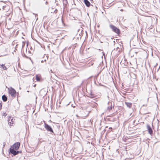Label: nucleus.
<instances>
[{
  "label": "nucleus",
  "mask_w": 160,
  "mask_h": 160,
  "mask_svg": "<svg viewBox=\"0 0 160 160\" xmlns=\"http://www.w3.org/2000/svg\"><path fill=\"white\" fill-rule=\"evenodd\" d=\"M109 26L110 28L112 29L113 31L117 33L118 34H120V30L118 28H117L115 26L112 25H110Z\"/></svg>",
  "instance_id": "nucleus-1"
},
{
  "label": "nucleus",
  "mask_w": 160,
  "mask_h": 160,
  "mask_svg": "<svg viewBox=\"0 0 160 160\" xmlns=\"http://www.w3.org/2000/svg\"><path fill=\"white\" fill-rule=\"evenodd\" d=\"M20 145V143L19 142H17L14 143L10 148H12L16 150H18L19 148Z\"/></svg>",
  "instance_id": "nucleus-2"
},
{
  "label": "nucleus",
  "mask_w": 160,
  "mask_h": 160,
  "mask_svg": "<svg viewBox=\"0 0 160 160\" xmlns=\"http://www.w3.org/2000/svg\"><path fill=\"white\" fill-rule=\"evenodd\" d=\"M89 114V112L87 111H83L81 112V115L82 117H86L88 116Z\"/></svg>",
  "instance_id": "nucleus-3"
},
{
  "label": "nucleus",
  "mask_w": 160,
  "mask_h": 160,
  "mask_svg": "<svg viewBox=\"0 0 160 160\" xmlns=\"http://www.w3.org/2000/svg\"><path fill=\"white\" fill-rule=\"evenodd\" d=\"M45 128L48 131L53 133V132L52 128L48 124L45 123Z\"/></svg>",
  "instance_id": "nucleus-4"
},
{
  "label": "nucleus",
  "mask_w": 160,
  "mask_h": 160,
  "mask_svg": "<svg viewBox=\"0 0 160 160\" xmlns=\"http://www.w3.org/2000/svg\"><path fill=\"white\" fill-rule=\"evenodd\" d=\"M147 128L148 131L149 133L151 135H152L153 133V131L152 130V129L151 128L150 126L149 125H147Z\"/></svg>",
  "instance_id": "nucleus-5"
},
{
  "label": "nucleus",
  "mask_w": 160,
  "mask_h": 160,
  "mask_svg": "<svg viewBox=\"0 0 160 160\" xmlns=\"http://www.w3.org/2000/svg\"><path fill=\"white\" fill-rule=\"evenodd\" d=\"M9 93L12 97H15V96L16 92L15 90L13 88L12 89L9 91Z\"/></svg>",
  "instance_id": "nucleus-6"
},
{
  "label": "nucleus",
  "mask_w": 160,
  "mask_h": 160,
  "mask_svg": "<svg viewBox=\"0 0 160 160\" xmlns=\"http://www.w3.org/2000/svg\"><path fill=\"white\" fill-rule=\"evenodd\" d=\"M16 150H16L14 149H12V148H10V152L14 156L17 155Z\"/></svg>",
  "instance_id": "nucleus-7"
},
{
  "label": "nucleus",
  "mask_w": 160,
  "mask_h": 160,
  "mask_svg": "<svg viewBox=\"0 0 160 160\" xmlns=\"http://www.w3.org/2000/svg\"><path fill=\"white\" fill-rule=\"evenodd\" d=\"M84 2L87 7H89L90 6L91 4L88 0H84Z\"/></svg>",
  "instance_id": "nucleus-8"
},
{
  "label": "nucleus",
  "mask_w": 160,
  "mask_h": 160,
  "mask_svg": "<svg viewBox=\"0 0 160 160\" xmlns=\"http://www.w3.org/2000/svg\"><path fill=\"white\" fill-rule=\"evenodd\" d=\"M2 99L4 102H6L7 100V98L5 95L2 96Z\"/></svg>",
  "instance_id": "nucleus-9"
},
{
  "label": "nucleus",
  "mask_w": 160,
  "mask_h": 160,
  "mask_svg": "<svg viewBox=\"0 0 160 160\" xmlns=\"http://www.w3.org/2000/svg\"><path fill=\"white\" fill-rule=\"evenodd\" d=\"M125 103L127 106L129 108H130L132 106V103L130 102H125Z\"/></svg>",
  "instance_id": "nucleus-10"
},
{
  "label": "nucleus",
  "mask_w": 160,
  "mask_h": 160,
  "mask_svg": "<svg viewBox=\"0 0 160 160\" xmlns=\"http://www.w3.org/2000/svg\"><path fill=\"white\" fill-rule=\"evenodd\" d=\"M2 67V69L3 70H7V68L6 67V66L3 64H2L1 65Z\"/></svg>",
  "instance_id": "nucleus-11"
},
{
  "label": "nucleus",
  "mask_w": 160,
  "mask_h": 160,
  "mask_svg": "<svg viewBox=\"0 0 160 160\" xmlns=\"http://www.w3.org/2000/svg\"><path fill=\"white\" fill-rule=\"evenodd\" d=\"M36 79L37 81H40V78L39 76L38 75H36Z\"/></svg>",
  "instance_id": "nucleus-12"
},
{
  "label": "nucleus",
  "mask_w": 160,
  "mask_h": 160,
  "mask_svg": "<svg viewBox=\"0 0 160 160\" xmlns=\"http://www.w3.org/2000/svg\"><path fill=\"white\" fill-rule=\"evenodd\" d=\"M48 59V57L47 56L46 57V58L44 60H42L41 62L42 63L44 61H45V62H46L47 61V59Z\"/></svg>",
  "instance_id": "nucleus-13"
},
{
  "label": "nucleus",
  "mask_w": 160,
  "mask_h": 160,
  "mask_svg": "<svg viewBox=\"0 0 160 160\" xmlns=\"http://www.w3.org/2000/svg\"><path fill=\"white\" fill-rule=\"evenodd\" d=\"M112 106H111V107H108V108H107V109L109 111L110 110L112 109Z\"/></svg>",
  "instance_id": "nucleus-14"
},
{
  "label": "nucleus",
  "mask_w": 160,
  "mask_h": 160,
  "mask_svg": "<svg viewBox=\"0 0 160 160\" xmlns=\"http://www.w3.org/2000/svg\"><path fill=\"white\" fill-rule=\"evenodd\" d=\"M5 145H6L5 142H3V146L2 150L3 152V148H4V147L5 146Z\"/></svg>",
  "instance_id": "nucleus-15"
},
{
  "label": "nucleus",
  "mask_w": 160,
  "mask_h": 160,
  "mask_svg": "<svg viewBox=\"0 0 160 160\" xmlns=\"http://www.w3.org/2000/svg\"><path fill=\"white\" fill-rule=\"evenodd\" d=\"M11 121L12 124H13L14 123V120L13 119H11Z\"/></svg>",
  "instance_id": "nucleus-16"
},
{
  "label": "nucleus",
  "mask_w": 160,
  "mask_h": 160,
  "mask_svg": "<svg viewBox=\"0 0 160 160\" xmlns=\"http://www.w3.org/2000/svg\"><path fill=\"white\" fill-rule=\"evenodd\" d=\"M24 46H25V44L24 43V42H22V48L23 47H24Z\"/></svg>",
  "instance_id": "nucleus-17"
},
{
  "label": "nucleus",
  "mask_w": 160,
  "mask_h": 160,
  "mask_svg": "<svg viewBox=\"0 0 160 160\" xmlns=\"http://www.w3.org/2000/svg\"><path fill=\"white\" fill-rule=\"evenodd\" d=\"M21 151H17V154H18V153H21Z\"/></svg>",
  "instance_id": "nucleus-18"
},
{
  "label": "nucleus",
  "mask_w": 160,
  "mask_h": 160,
  "mask_svg": "<svg viewBox=\"0 0 160 160\" xmlns=\"http://www.w3.org/2000/svg\"><path fill=\"white\" fill-rule=\"evenodd\" d=\"M10 120L9 119L8 120V123L9 124H9V125L10 126H11V125L10 124L11 123V122H9V121H10Z\"/></svg>",
  "instance_id": "nucleus-19"
},
{
  "label": "nucleus",
  "mask_w": 160,
  "mask_h": 160,
  "mask_svg": "<svg viewBox=\"0 0 160 160\" xmlns=\"http://www.w3.org/2000/svg\"><path fill=\"white\" fill-rule=\"evenodd\" d=\"M2 106V105L0 104V110L1 109Z\"/></svg>",
  "instance_id": "nucleus-20"
},
{
  "label": "nucleus",
  "mask_w": 160,
  "mask_h": 160,
  "mask_svg": "<svg viewBox=\"0 0 160 160\" xmlns=\"http://www.w3.org/2000/svg\"><path fill=\"white\" fill-rule=\"evenodd\" d=\"M50 160H54V159L51 158H50Z\"/></svg>",
  "instance_id": "nucleus-21"
},
{
  "label": "nucleus",
  "mask_w": 160,
  "mask_h": 160,
  "mask_svg": "<svg viewBox=\"0 0 160 160\" xmlns=\"http://www.w3.org/2000/svg\"><path fill=\"white\" fill-rule=\"evenodd\" d=\"M120 11H123V9H121L120 10Z\"/></svg>",
  "instance_id": "nucleus-22"
},
{
  "label": "nucleus",
  "mask_w": 160,
  "mask_h": 160,
  "mask_svg": "<svg viewBox=\"0 0 160 160\" xmlns=\"http://www.w3.org/2000/svg\"><path fill=\"white\" fill-rule=\"evenodd\" d=\"M103 55L105 56V54L104 53V52H103Z\"/></svg>",
  "instance_id": "nucleus-23"
},
{
  "label": "nucleus",
  "mask_w": 160,
  "mask_h": 160,
  "mask_svg": "<svg viewBox=\"0 0 160 160\" xmlns=\"http://www.w3.org/2000/svg\"><path fill=\"white\" fill-rule=\"evenodd\" d=\"M36 86V85H34V86L35 87Z\"/></svg>",
  "instance_id": "nucleus-24"
}]
</instances>
